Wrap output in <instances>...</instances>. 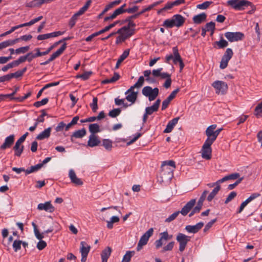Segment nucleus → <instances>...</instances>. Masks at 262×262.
Segmentation results:
<instances>
[{
    "label": "nucleus",
    "instance_id": "f257e3e1",
    "mask_svg": "<svg viewBox=\"0 0 262 262\" xmlns=\"http://www.w3.org/2000/svg\"><path fill=\"white\" fill-rule=\"evenodd\" d=\"M185 18L180 14H175L170 18L165 19L162 26L167 28H172L174 27L179 28L183 25Z\"/></svg>",
    "mask_w": 262,
    "mask_h": 262
},
{
    "label": "nucleus",
    "instance_id": "f03ea898",
    "mask_svg": "<svg viewBox=\"0 0 262 262\" xmlns=\"http://www.w3.org/2000/svg\"><path fill=\"white\" fill-rule=\"evenodd\" d=\"M227 5L235 10L242 11L248 7H252V3L247 0H229Z\"/></svg>",
    "mask_w": 262,
    "mask_h": 262
},
{
    "label": "nucleus",
    "instance_id": "7ed1b4c3",
    "mask_svg": "<svg viewBox=\"0 0 262 262\" xmlns=\"http://www.w3.org/2000/svg\"><path fill=\"white\" fill-rule=\"evenodd\" d=\"M142 94L147 97L149 101L154 100L158 96L159 90L158 88L152 89L150 86L144 87L142 90Z\"/></svg>",
    "mask_w": 262,
    "mask_h": 262
},
{
    "label": "nucleus",
    "instance_id": "20e7f679",
    "mask_svg": "<svg viewBox=\"0 0 262 262\" xmlns=\"http://www.w3.org/2000/svg\"><path fill=\"white\" fill-rule=\"evenodd\" d=\"M211 85L214 88L215 93L217 94H225L228 88V85L225 82L220 80L215 81Z\"/></svg>",
    "mask_w": 262,
    "mask_h": 262
},
{
    "label": "nucleus",
    "instance_id": "39448f33",
    "mask_svg": "<svg viewBox=\"0 0 262 262\" xmlns=\"http://www.w3.org/2000/svg\"><path fill=\"white\" fill-rule=\"evenodd\" d=\"M191 237L182 233H179L176 236V240L179 244V251L183 252L187 245V243L190 241Z\"/></svg>",
    "mask_w": 262,
    "mask_h": 262
},
{
    "label": "nucleus",
    "instance_id": "423d86ee",
    "mask_svg": "<svg viewBox=\"0 0 262 262\" xmlns=\"http://www.w3.org/2000/svg\"><path fill=\"white\" fill-rule=\"evenodd\" d=\"M154 232L153 228H151L149 229L140 238L137 246V250L139 251L142 248V247L147 244L148 239L150 236H152Z\"/></svg>",
    "mask_w": 262,
    "mask_h": 262
},
{
    "label": "nucleus",
    "instance_id": "0eeeda50",
    "mask_svg": "<svg viewBox=\"0 0 262 262\" xmlns=\"http://www.w3.org/2000/svg\"><path fill=\"white\" fill-rule=\"evenodd\" d=\"M161 169L160 176L162 181L163 182L171 180L173 177V169L168 166H165L164 165H161Z\"/></svg>",
    "mask_w": 262,
    "mask_h": 262
},
{
    "label": "nucleus",
    "instance_id": "6e6552de",
    "mask_svg": "<svg viewBox=\"0 0 262 262\" xmlns=\"http://www.w3.org/2000/svg\"><path fill=\"white\" fill-rule=\"evenodd\" d=\"M233 55V52L231 48H227L220 62V68L221 69H224L227 67L228 62L232 57Z\"/></svg>",
    "mask_w": 262,
    "mask_h": 262
},
{
    "label": "nucleus",
    "instance_id": "1a4fd4ad",
    "mask_svg": "<svg viewBox=\"0 0 262 262\" xmlns=\"http://www.w3.org/2000/svg\"><path fill=\"white\" fill-rule=\"evenodd\" d=\"M213 143L205 141L202 148V157L203 158L209 160L211 158L212 149L211 145Z\"/></svg>",
    "mask_w": 262,
    "mask_h": 262
},
{
    "label": "nucleus",
    "instance_id": "9d476101",
    "mask_svg": "<svg viewBox=\"0 0 262 262\" xmlns=\"http://www.w3.org/2000/svg\"><path fill=\"white\" fill-rule=\"evenodd\" d=\"M225 37L230 42H234L241 40L244 37V34L240 32H227L225 33Z\"/></svg>",
    "mask_w": 262,
    "mask_h": 262
},
{
    "label": "nucleus",
    "instance_id": "9b49d317",
    "mask_svg": "<svg viewBox=\"0 0 262 262\" xmlns=\"http://www.w3.org/2000/svg\"><path fill=\"white\" fill-rule=\"evenodd\" d=\"M208 192V191L207 190H204L203 191L198 202L196 206L192 209V211L189 213V217L192 216L195 213H199L203 205V203L205 200Z\"/></svg>",
    "mask_w": 262,
    "mask_h": 262
},
{
    "label": "nucleus",
    "instance_id": "f8f14e48",
    "mask_svg": "<svg viewBox=\"0 0 262 262\" xmlns=\"http://www.w3.org/2000/svg\"><path fill=\"white\" fill-rule=\"evenodd\" d=\"M118 23H119V21H116L114 22L113 23L110 24L108 26H106L102 30H101L98 32H96L92 34L91 35L88 36L85 39V40L87 42L91 41L94 37H96L105 32L109 31L111 29L114 27Z\"/></svg>",
    "mask_w": 262,
    "mask_h": 262
},
{
    "label": "nucleus",
    "instance_id": "ddd939ff",
    "mask_svg": "<svg viewBox=\"0 0 262 262\" xmlns=\"http://www.w3.org/2000/svg\"><path fill=\"white\" fill-rule=\"evenodd\" d=\"M66 48L67 43L64 42L58 50H57L55 52H54L51 55L50 57L47 60H46L45 62L40 63V65L45 66L49 64L51 61H53L54 59H55L56 58H57L61 54H62V53L66 50Z\"/></svg>",
    "mask_w": 262,
    "mask_h": 262
},
{
    "label": "nucleus",
    "instance_id": "4468645a",
    "mask_svg": "<svg viewBox=\"0 0 262 262\" xmlns=\"http://www.w3.org/2000/svg\"><path fill=\"white\" fill-rule=\"evenodd\" d=\"M91 247L84 242H80V252L81 254V262H85L88 255L90 251Z\"/></svg>",
    "mask_w": 262,
    "mask_h": 262
},
{
    "label": "nucleus",
    "instance_id": "2eb2a0df",
    "mask_svg": "<svg viewBox=\"0 0 262 262\" xmlns=\"http://www.w3.org/2000/svg\"><path fill=\"white\" fill-rule=\"evenodd\" d=\"M160 237L159 239L155 241V244L157 249H159L163 245V241H167L170 239L172 235H169L167 231H164L160 233Z\"/></svg>",
    "mask_w": 262,
    "mask_h": 262
},
{
    "label": "nucleus",
    "instance_id": "dca6fc26",
    "mask_svg": "<svg viewBox=\"0 0 262 262\" xmlns=\"http://www.w3.org/2000/svg\"><path fill=\"white\" fill-rule=\"evenodd\" d=\"M64 32L61 31H56L51 32L50 33L40 34L37 36V39L38 40H46L50 38L56 37L60 35H62L64 34Z\"/></svg>",
    "mask_w": 262,
    "mask_h": 262
},
{
    "label": "nucleus",
    "instance_id": "f3484780",
    "mask_svg": "<svg viewBox=\"0 0 262 262\" xmlns=\"http://www.w3.org/2000/svg\"><path fill=\"white\" fill-rule=\"evenodd\" d=\"M216 127V124H213L208 126L206 130V135L207 138L206 141L213 143L215 141L214 129Z\"/></svg>",
    "mask_w": 262,
    "mask_h": 262
},
{
    "label": "nucleus",
    "instance_id": "a211bd4d",
    "mask_svg": "<svg viewBox=\"0 0 262 262\" xmlns=\"http://www.w3.org/2000/svg\"><path fill=\"white\" fill-rule=\"evenodd\" d=\"M204 225V223L201 222L195 225H187L185 228V230L188 233L195 234L203 228Z\"/></svg>",
    "mask_w": 262,
    "mask_h": 262
},
{
    "label": "nucleus",
    "instance_id": "6ab92c4d",
    "mask_svg": "<svg viewBox=\"0 0 262 262\" xmlns=\"http://www.w3.org/2000/svg\"><path fill=\"white\" fill-rule=\"evenodd\" d=\"M37 208L39 210H45L50 213H52L55 211V207L52 205L51 201L39 204L37 205Z\"/></svg>",
    "mask_w": 262,
    "mask_h": 262
},
{
    "label": "nucleus",
    "instance_id": "aec40b11",
    "mask_svg": "<svg viewBox=\"0 0 262 262\" xmlns=\"http://www.w3.org/2000/svg\"><path fill=\"white\" fill-rule=\"evenodd\" d=\"M15 141V135L12 134L7 137L1 145V149H6L11 147Z\"/></svg>",
    "mask_w": 262,
    "mask_h": 262
},
{
    "label": "nucleus",
    "instance_id": "412c9836",
    "mask_svg": "<svg viewBox=\"0 0 262 262\" xmlns=\"http://www.w3.org/2000/svg\"><path fill=\"white\" fill-rule=\"evenodd\" d=\"M196 203L195 199H192L187 202L186 205L182 208L180 213H181L183 215H186L190 211L193 209V207L195 205Z\"/></svg>",
    "mask_w": 262,
    "mask_h": 262
},
{
    "label": "nucleus",
    "instance_id": "4be33fe9",
    "mask_svg": "<svg viewBox=\"0 0 262 262\" xmlns=\"http://www.w3.org/2000/svg\"><path fill=\"white\" fill-rule=\"evenodd\" d=\"M260 195V193H252L248 199H247L244 202H243L241 204V206L238 209V210L237 211V213H240L242 212V211L243 210L244 208L247 205V204L253 201V200L255 199L256 198H258Z\"/></svg>",
    "mask_w": 262,
    "mask_h": 262
},
{
    "label": "nucleus",
    "instance_id": "5701e85b",
    "mask_svg": "<svg viewBox=\"0 0 262 262\" xmlns=\"http://www.w3.org/2000/svg\"><path fill=\"white\" fill-rule=\"evenodd\" d=\"M180 119V117H176L170 121H169L167 125L166 128L163 131L164 133H170L172 129H173L174 127L176 126V125L178 123V122L179 120Z\"/></svg>",
    "mask_w": 262,
    "mask_h": 262
},
{
    "label": "nucleus",
    "instance_id": "b1692460",
    "mask_svg": "<svg viewBox=\"0 0 262 262\" xmlns=\"http://www.w3.org/2000/svg\"><path fill=\"white\" fill-rule=\"evenodd\" d=\"M101 141L97 136L96 135H91L88 141V146L93 147L99 145Z\"/></svg>",
    "mask_w": 262,
    "mask_h": 262
},
{
    "label": "nucleus",
    "instance_id": "393cba45",
    "mask_svg": "<svg viewBox=\"0 0 262 262\" xmlns=\"http://www.w3.org/2000/svg\"><path fill=\"white\" fill-rule=\"evenodd\" d=\"M160 103L161 100L160 99H158L152 106L146 107L145 112L146 113V114L150 115L154 112H157L158 110Z\"/></svg>",
    "mask_w": 262,
    "mask_h": 262
},
{
    "label": "nucleus",
    "instance_id": "a878e982",
    "mask_svg": "<svg viewBox=\"0 0 262 262\" xmlns=\"http://www.w3.org/2000/svg\"><path fill=\"white\" fill-rule=\"evenodd\" d=\"M69 177L71 182L74 184L76 185H82L83 184V182L82 180L76 177V173L74 170L70 169L69 170Z\"/></svg>",
    "mask_w": 262,
    "mask_h": 262
},
{
    "label": "nucleus",
    "instance_id": "bb28decb",
    "mask_svg": "<svg viewBox=\"0 0 262 262\" xmlns=\"http://www.w3.org/2000/svg\"><path fill=\"white\" fill-rule=\"evenodd\" d=\"M51 130L52 128L51 127L45 129L36 136V139L38 140H42L49 138L51 135Z\"/></svg>",
    "mask_w": 262,
    "mask_h": 262
},
{
    "label": "nucleus",
    "instance_id": "cd10ccee",
    "mask_svg": "<svg viewBox=\"0 0 262 262\" xmlns=\"http://www.w3.org/2000/svg\"><path fill=\"white\" fill-rule=\"evenodd\" d=\"M207 15L205 13H202L194 15L192 18L193 23L195 24H200L206 21Z\"/></svg>",
    "mask_w": 262,
    "mask_h": 262
},
{
    "label": "nucleus",
    "instance_id": "c85d7f7f",
    "mask_svg": "<svg viewBox=\"0 0 262 262\" xmlns=\"http://www.w3.org/2000/svg\"><path fill=\"white\" fill-rule=\"evenodd\" d=\"M86 132L84 128L81 129H79L74 132L71 137V140L73 142V139L75 138H82L86 135Z\"/></svg>",
    "mask_w": 262,
    "mask_h": 262
},
{
    "label": "nucleus",
    "instance_id": "c756f323",
    "mask_svg": "<svg viewBox=\"0 0 262 262\" xmlns=\"http://www.w3.org/2000/svg\"><path fill=\"white\" fill-rule=\"evenodd\" d=\"M151 72L149 70H145L143 72L144 76L145 77V80L150 84L157 83V80L155 77H150Z\"/></svg>",
    "mask_w": 262,
    "mask_h": 262
},
{
    "label": "nucleus",
    "instance_id": "7c9ffc66",
    "mask_svg": "<svg viewBox=\"0 0 262 262\" xmlns=\"http://www.w3.org/2000/svg\"><path fill=\"white\" fill-rule=\"evenodd\" d=\"M112 253V249L110 247H107L104 249L101 254L102 262H107V259Z\"/></svg>",
    "mask_w": 262,
    "mask_h": 262
},
{
    "label": "nucleus",
    "instance_id": "2f4dec72",
    "mask_svg": "<svg viewBox=\"0 0 262 262\" xmlns=\"http://www.w3.org/2000/svg\"><path fill=\"white\" fill-rule=\"evenodd\" d=\"M228 46V42L223 37H221L219 41H215L214 43L213 47L217 49H224Z\"/></svg>",
    "mask_w": 262,
    "mask_h": 262
},
{
    "label": "nucleus",
    "instance_id": "473e14b6",
    "mask_svg": "<svg viewBox=\"0 0 262 262\" xmlns=\"http://www.w3.org/2000/svg\"><path fill=\"white\" fill-rule=\"evenodd\" d=\"M172 52L173 54V62L174 64H177L182 60L181 56L179 53L177 47L172 48Z\"/></svg>",
    "mask_w": 262,
    "mask_h": 262
},
{
    "label": "nucleus",
    "instance_id": "72a5a7b5",
    "mask_svg": "<svg viewBox=\"0 0 262 262\" xmlns=\"http://www.w3.org/2000/svg\"><path fill=\"white\" fill-rule=\"evenodd\" d=\"M81 15H82V14L78 11L71 17L69 22V26L71 29L75 25L78 19V17Z\"/></svg>",
    "mask_w": 262,
    "mask_h": 262
},
{
    "label": "nucleus",
    "instance_id": "f704fd0d",
    "mask_svg": "<svg viewBox=\"0 0 262 262\" xmlns=\"http://www.w3.org/2000/svg\"><path fill=\"white\" fill-rule=\"evenodd\" d=\"M240 176V174L239 173H231L230 174L226 176L224 178H223L219 180V183H223L226 181L229 180H235L236 179H239Z\"/></svg>",
    "mask_w": 262,
    "mask_h": 262
},
{
    "label": "nucleus",
    "instance_id": "c9c22d12",
    "mask_svg": "<svg viewBox=\"0 0 262 262\" xmlns=\"http://www.w3.org/2000/svg\"><path fill=\"white\" fill-rule=\"evenodd\" d=\"M13 149L14 151V156L17 157H19L24 151V145H21L15 143V145L13 147Z\"/></svg>",
    "mask_w": 262,
    "mask_h": 262
},
{
    "label": "nucleus",
    "instance_id": "e433bc0d",
    "mask_svg": "<svg viewBox=\"0 0 262 262\" xmlns=\"http://www.w3.org/2000/svg\"><path fill=\"white\" fill-rule=\"evenodd\" d=\"M129 49H126L125 50L122 55L119 57L118 58L116 64V69H117L120 66V63L125 59H126L127 56L129 55Z\"/></svg>",
    "mask_w": 262,
    "mask_h": 262
},
{
    "label": "nucleus",
    "instance_id": "4c0bfd02",
    "mask_svg": "<svg viewBox=\"0 0 262 262\" xmlns=\"http://www.w3.org/2000/svg\"><path fill=\"white\" fill-rule=\"evenodd\" d=\"M89 129L91 133V135H95L96 133L100 132V126L97 123L90 124L89 126Z\"/></svg>",
    "mask_w": 262,
    "mask_h": 262
},
{
    "label": "nucleus",
    "instance_id": "58836bf2",
    "mask_svg": "<svg viewBox=\"0 0 262 262\" xmlns=\"http://www.w3.org/2000/svg\"><path fill=\"white\" fill-rule=\"evenodd\" d=\"M34 51L35 52V54H33L32 52H29V54H30V60H31V61L35 58H37L38 57L44 56V53L43 52H40V48H35L34 50Z\"/></svg>",
    "mask_w": 262,
    "mask_h": 262
},
{
    "label": "nucleus",
    "instance_id": "ea45409f",
    "mask_svg": "<svg viewBox=\"0 0 262 262\" xmlns=\"http://www.w3.org/2000/svg\"><path fill=\"white\" fill-rule=\"evenodd\" d=\"M135 33V29H132L131 30H122L120 33H117V34H120L123 37V38L127 39Z\"/></svg>",
    "mask_w": 262,
    "mask_h": 262
},
{
    "label": "nucleus",
    "instance_id": "a19ab883",
    "mask_svg": "<svg viewBox=\"0 0 262 262\" xmlns=\"http://www.w3.org/2000/svg\"><path fill=\"white\" fill-rule=\"evenodd\" d=\"M126 96V99L132 103V104L134 103L137 99V96H138V92H132L128 93Z\"/></svg>",
    "mask_w": 262,
    "mask_h": 262
},
{
    "label": "nucleus",
    "instance_id": "79ce46f5",
    "mask_svg": "<svg viewBox=\"0 0 262 262\" xmlns=\"http://www.w3.org/2000/svg\"><path fill=\"white\" fill-rule=\"evenodd\" d=\"M42 167V164H37L35 165L31 166L29 168L26 169V174H29L39 170Z\"/></svg>",
    "mask_w": 262,
    "mask_h": 262
},
{
    "label": "nucleus",
    "instance_id": "37998d69",
    "mask_svg": "<svg viewBox=\"0 0 262 262\" xmlns=\"http://www.w3.org/2000/svg\"><path fill=\"white\" fill-rule=\"evenodd\" d=\"M221 189L220 186H216L213 190L210 193L207 198V200L209 202H211L215 196L217 194Z\"/></svg>",
    "mask_w": 262,
    "mask_h": 262
},
{
    "label": "nucleus",
    "instance_id": "c03bdc74",
    "mask_svg": "<svg viewBox=\"0 0 262 262\" xmlns=\"http://www.w3.org/2000/svg\"><path fill=\"white\" fill-rule=\"evenodd\" d=\"M120 78V75L117 73H115L114 76L110 79H106L102 81L103 84H107L109 83H113L117 81Z\"/></svg>",
    "mask_w": 262,
    "mask_h": 262
},
{
    "label": "nucleus",
    "instance_id": "a18cd8bd",
    "mask_svg": "<svg viewBox=\"0 0 262 262\" xmlns=\"http://www.w3.org/2000/svg\"><path fill=\"white\" fill-rule=\"evenodd\" d=\"M134 254L135 251H127L123 256L121 262H129L132 257L134 256Z\"/></svg>",
    "mask_w": 262,
    "mask_h": 262
},
{
    "label": "nucleus",
    "instance_id": "49530a36",
    "mask_svg": "<svg viewBox=\"0 0 262 262\" xmlns=\"http://www.w3.org/2000/svg\"><path fill=\"white\" fill-rule=\"evenodd\" d=\"M30 54H29V53H27L25 56H20L18 59L14 60L16 65L18 66L19 64L21 63H23L25 62V61L27 60L28 62H31V60H30Z\"/></svg>",
    "mask_w": 262,
    "mask_h": 262
},
{
    "label": "nucleus",
    "instance_id": "de8ad7c7",
    "mask_svg": "<svg viewBox=\"0 0 262 262\" xmlns=\"http://www.w3.org/2000/svg\"><path fill=\"white\" fill-rule=\"evenodd\" d=\"M120 221L119 217L117 216H112L110 221H107V227L111 229L113 228V224L115 223H117Z\"/></svg>",
    "mask_w": 262,
    "mask_h": 262
},
{
    "label": "nucleus",
    "instance_id": "09e8293b",
    "mask_svg": "<svg viewBox=\"0 0 262 262\" xmlns=\"http://www.w3.org/2000/svg\"><path fill=\"white\" fill-rule=\"evenodd\" d=\"M254 114L257 118L262 117V101L259 103L254 110Z\"/></svg>",
    "mask_w": 262,
    "mask_h": 262
},
{
    "label": "nucleus",
    "instance_id": "8fccbe9b",
    "mask_svg": "<svg viewBox=\"0 0 262 262\" xmlns=\"http://www.w3.org/2000/svg\"><path fill=\"white\" fill-rule=\"evenodd\" d=\"M102 145L107 150H111L112 148V141L108 139H103L102 141Z\"/></svg>",
    "mask_w": 262,
    "mask_h": 262
},
{
    "label": "nucleus",
    "instance_id": "3c124183",
    "mask_svg": "<svg viewBox=\"0 0 262 262\" xmlns=\"http://www.w3.org/2000/svg\"><path fill=\"white\" fill-rule=\"evenodd\" d=\"M136 26V24L133 22H128V25L127 26H123L120 29H118L117 31V33H120L122 30H131L132 29H134V28H130L131 27L134 28Z\"/></svg>",
    "mask_w": 262,
    "mask_h": 262
},
{
    "label": "nucleus",
    "instance_id": "603ef678",
    "mask_svg": "<svg viewBox=\"0 0 262 262\" xmlns=\"http://www.w3.org/2000/svg\"><path fill=\"white\" fill-rule=\"evenodd\" d=\"M19 39H15L13 40H8L7 41H3L1 42V49L3 48H5L8 47L9 46H11L18 42Z\"/></svg>",
    "mask_w": 262,
    "mask_h": 262
},
{
    "label": "nucleus",
    "instance_id": "864d4df0",
    "mask_svg": "<svg viewBox=\"0 0 262 262\" xmlns=\"http://www.w3.org/2000/svg\"><path fill=\"white\" fill-rule=\"evenodd\" d=\"M212 4H213V2L212 1H206L202 4L196 5V8L201 10H205L207 9Z\"/></svg>",
    "mask_w": 262,
    "mask_h": 262
},
{
    "label": "nucleus",
    "instance_id": "5fc2aeb1",
    "mask_svg": "<svg viewBox=\"0 0 262 262\" xmlns=\"http://www.w3.org/2000/svg\"><path fill=\"white\" fill-rule=\"evenodd\" d=\"M215 23L213 21H210L209 23H207L204 28L207 31H211V34H213L214 32V31L215 30Z\"/></svg>",
    "mask_w": 262,
    "mask_h": 262
},
{
    "label": "nucleus",
    "instance_id": "6e6d98bb",
    "mask_svg": "<svg viewBox=\"0 0 262 262\" xmlns=\"http://www.w3.org/2000/svg\"><path fill=\"white\" fill-rule=\"evenodd\" d=\"M32 225L33 227L34 232V234H35L36 237L38 239H42L43 238V236L39 233L38 230L37 229V226L35 224V223L34 222H32Z\"/></svg>",
    "mask_w": 262,
    "mask_h": 262
},
{
    "label": "nucleus",
    "instance_id": "4d7b16f0",
    "mask_svg": "<svg viewBox=\"0 0 262 262\" xmlns=\"http://www.w3.org/2000/svg\"><path fill=\"white\" fill-rule=\"evenodd\" d=\"M23 27H26V25H25V23L20 24V25H17V26H14V27H12L11 29L9 31H7V32L3 33V34H1V36H6V35H7L8 34H9L13 32V31H14L16 29H18L19 28Z\"/></svg>",
    "mask_w": 262,
    "mask_h": 262
},
{
    "label": "nucleus",
    "instance_id": "13d9d810",
    "mask_svg": "<svg viewBox=\"0 0 262 262\" xmlns=\"http://www.w3.org/2000/svg\"><path fill=\"white\" fill-rule=\"evenodd\" d=\"M174 242L172 241L169 242L167 245L163 247L161 252L164 253L167 251H171L174 247Z\"/></svg>",
    "mask_w": 262,
    "mask_h": 262
},
{
    "label": "nucleus",
    "instance_id": "bf43d9fd",
    "mask_svg": "<svg viewBox=\"0 0 262 262\" xmlns=\"http://www.w3.org/2000/svg\"><path fill=\"white\" fill-rule=\"evenodd\" d=\"M22 241L20 240H15L12 244L13 248L15 252H17L21 248Z\"/></svg>",
    "mask_w": 262,
    "mask_h": 262
},
{
    "label": "nucleus",
    "instance_id": "052dcab7",
    "mask_svg": "<svg viewBox=\"0 0 262 262\" xmlns=\"http://www.w3.org/2000/svg\"><path fill=\"white\" fill-rule=\"evenodd\" d=\"M121 110L120 108H114L110 111L108 115L112 118H115L121 113Z\"/></svg>",
    "mask_w": 262,
    "mask_h": 262
},
{
    "label": "nucleus",
    "instance_id": "680f3d73",
    "mask_svg": "<svg viewBox=\"0 0 262 262\" xmlns=\"http://www.w3.org/2000/svg\"><path fill=\"white\" fill-rule=\"evenodd\" d=\"M98 99L97 97H94L93 99V102L92 103L90 104V106L92 108V110L93 112H96L97 110H98Z\"/></svg>",
    "mask_w": 262,
    "mask_h": 262
},
{
    "label": "nucleus",
    "instance_id": "e2e57ef3",
    "mask_svg": "<svg viewBox=\"0 0 262 262\" xmlns=\"http://www.w3.org/2000/svg\"><path fill=\"white\" fill-rule=\"evenodd\" d=\"M49 101L48 98H44L41 101L35 102L33 105L36 107H39L40 106L46 104Z\"/></svg>",
    "mask_w": 262,
    "mask_h": 262
},
{
    "label": "nucleus",
    "instance_id": "0e129e2a",
    "mask_svg": "<svg viewBox=\"0 0 262 262\" xmlns=\"http://www.w3.org/2000/svg\"><path fill=\"white\" fill-rule=\"evenodd\" d=\"M173 7V6L171 2H167L163 8L158 10V13L160 14L164 11L171 9Z\"/></svg>",
    "mask_w": 262,
    "mask_h": 262
},
{
    "label": "nucleus",
    "instance_id": "69168bd1",
    "mask_svg": "<svg viewBox=\"0 0 262 262\" xmlns=\"http://www.w3.org/2000/svg\"><path fill=\"white\" fill-rule=\"evenodd\" d=\"M41 114L37 118L35 122H38V124L39 122H43L45 121L44 117L48 116L45 110H42L41 111Z\"/></svg>",
    "mask_w": 262,
    "mask_h": 262
},
{
    "label": "nucleus",
    "instance_id": "338daca9",
    "mask_svg": "<svg viewBox=\"0 0 262 262\" xmlns=\"http://www.w3.org/2000/svg\"><path fill=\"white\" fill-rule=\"evenodd\" d=\"M180 213V211H178L174 213H173L172 214H171L165 220V222L166 223H170L173 221L178 216V215Z\"/></svg>",
    "mask_w": 262,
    "mask_h": 262
},
{
    "label": "nucleus",
    "instance_id": "774afa93",
    "mask_svg": "<svg viewBox=\"0 0 262 262\" xmlns=\"http://www.w3.org/2000/svg\"><path fill=\"white\" fill-rule=\"evenodd\" d=\"M30 49L29 46H25L19 48L15 50V53L17 54H24Z\"/></svg>",
    "mask_w": 262,
    "mask_h": 262
}]
</instances>
